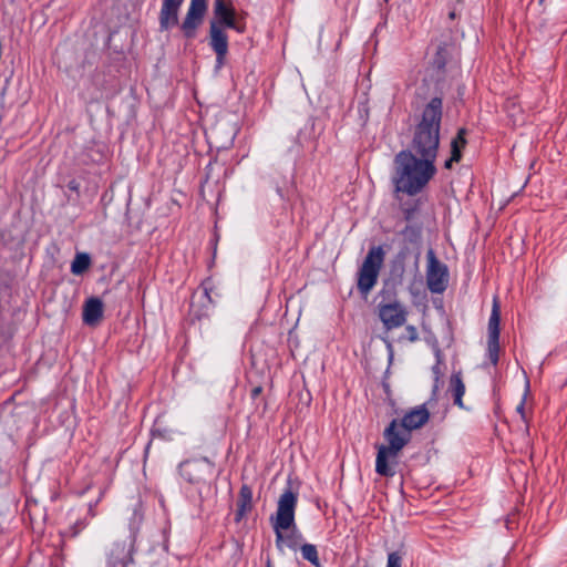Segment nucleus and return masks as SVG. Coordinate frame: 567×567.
Listing matches in <instances>:
<instances>
[{"instance_id": "nucleus-1", "label": "nucleus", "mask_w": 567, "mask_h": 567, "mask_svg": "<svg viewBox=\"0 0 567 567\" xmlns=\"http://www.w3.org/2000/svg\"><path fill=\"white\" fill-rule=\"evenodd\" d=\"M436 174L435 163L401 151L394 158L392 181L396 192L415 195Z\"/></svg>"}, {"instance_id": "nucleus-2", "label": "nucleus", "mask_w": 567, "mask_h": 567, "mask_svg": "<svg viewBox=\"0 0 567 567\" xmlns=\"http://www.w3.org/2000/svg\"><path fill=\"white\" fill-rule=\"evenodd\" d=\"M442 100L433 97L425 105L422 118L416 126L410 150L406 151L435 163L440 144V124L442 118Z\"/></svg>"}, {"instance_id": "nucleus-3", "label": "nucleus", "mask_w": 567, "mask_h": 567, "mask_svg": "<svg viewBox=\"0 0 567 567\" xmlns=\"http://www.w3.org/2000/svg\"><path fill=\"white\" fill-rule=\"evenodd\" d=\"M297 502L298 495L291 489H286L278 499L275 516L270 518L276 534V546L280 551L284 546L296 549L302 540L301 533L295 523Z\"/></svg>"}, {"instance_id": "nucleus-4", "label": "nucleus", "mask_w": 567, "mask_h": 567, "mask_svg": "<svg viewBox=\"0 0 567 567\" xmlns=\"http://www.w3.org/2000/svg\"><path fill=\"white\" fill-rule=\"evenodd\" d=\"M383 260L384 251L380 246L369 250L358 274V289L362 295L368 296L375 286Z\"/></svg>"}, {"instance_id": "nucleus-5", "label": "nucleus", "mask_w": 567, "mask_h": 567, "mask_svg": "<svg viewBox=\"0 0 567 567\" xmlns=\"http://www.w3.org/2000/svg\"><path fill=\"white\" fill-rule=\"evenodd\" d=\"M426 284L427 288L433 293H441L447 287L449 271L447 267L441 262L433 249L426 252Z\"/></svg>"}, {"instance_id": "nucleus-6", "label": "nucleus", "mask_w": 567, "mask_h": 567, "mask_svg": "<svg viewBox=\"0 0 567 567\" xmlns=\"http://www.w3.org/2000/svg\"><path fill=\"white\" fill-rule=\"evenodd\" d=\"M378 316L385 329L392 330L405 323L408 310L398 300L380 302L378 305Z\"/></svg>"}, {"instance_id": "nucleus-7", "label": "nucleus", "mask_w": 567, "mask_h": 567, "mask_svg": "<svg viewBox=\"0 0 567 567\" xmlns=\"http://www.w3.org/2000/svg\"><path fill=\"white\" fill-rule=\"evenodd\" d=\"M214 465L207 458L186 461L181 465L182 476L190 483H199L210 476Z\"/></svg>"}, {"instance_id": "nucleus-8", "label": "nucleus", "mask_w": 567, "mask_h": 567, "mask_svg": "<svg viewBox=\"0 0 567 567\" xmlns=\"http://www.w3.org/2000/svg\"><path fill=\"white\" fill-rule=\"evenodd\" d=\"M384 437L388 442L385 450L398 455L411 440V433L399 421L393 420L385 429Z\"/></svg>"}, {"instance_id": "nucleus-9", "label": "nucleus", "mask_w": 567, "mask_h": 567, "mask_svg": "<svg viewBox=\"0 0 567 567\" xmlns=\"http://www.w3.org/2000/svg\"><path fill=\"white\" fill-rule=\"evenodd\" d=\"M214 16V21L219 22L221 27L235 29L239 33L244 32V25L238 22L230 0H215Z\"/></svg>"}, {"instance_id": "nucleus-10", "label": "nucleus", "mask_w": 567, "mask_h": 567, "mask_svg": "<svg viewBox=\"0 0 567 567\" xmlns=\"http://www.w3.org/2000/svg\"><path fill=\"white\" fill-rule=\"evenodd\" d=\"M224 28L225 27H221L219 22H210L209 44L217 55V68H220L224 64V60L228 52V37Z\"/></svg>"}, {"instance_id": "nucleus-11", "label": "nucleus", "mask_w": 567, "mask_h": 567, "mask_svg": "<svg viewBox=\"0 0 567 567\" xmlns=\"http://www.w3.org/2000/svg\"><path fill=\"white\" fill-rule=\"evenodd\" d=\"M206 10L207 0H190L187 14L182 24V29L186 37L190 38L195 34V30L202 23Z\"/></svg>"}, {"instance_id": "nucleus-12", "label": "nucleus", "mask_w": 567, "mask_h": 567, "mask_svg": "<svg viewBox=\"0 0 567 567\" xmlns=\"http://www.w3.org/2000/svg\"><path fill=\"white\" fill-rule=\"evenodd\" d=\"M107 567H127L132 561V544L115 542L106 551Z\"/></svg>"}, {"instance_id": "nucleus-13", "label": "nucleus", "mask_w": 567, "mask_h": 567, "mask_svg": "<svg viewBox=\"0 0 567 567\" xmlns=\"http://www.w3.org/2000/svg\"><path fill=\"white\" fill-rule=\"evenodd\" d=\"M429 417L430 412L425 405H419L406 412L400 423L411 433V431L422 427L429 421Z\"/></svg>"}, {"instance_id": "nucleus-14", "label": "nucleus", "mask_w": 567, "mask_h": 567, "mask_svg": "<svg viewBox=\"0 0 567 567\" xmlns=\"http://www.w3.org/2000/svg\"><path fill=\"white\" fill-rule=\"evenodd\" d=\"M184 0H163L159 14V23L162 29H169L177 24L178 10Z\"/></svg>"}, {"instance_id": "nucleus-15", "label": "nucleus", "mask_w": 567, "mask_h": 567, "mask_svg": "<svg viewBox=\"0 0 567 567\" xmlns=\"http://www.w3.org/2000/svg\"><path fill=\"white\" fill-rule=\"evenodd\" d=\"M103 317V302L97 298L89 299L83 307V321L96 326Z\"/></svg>"}, {"instance_id": "nucleus-16", "label": "nucleus", "mask_w": 567, "mask_h": 567, "mask_svg": "<svg viewBox=\"0 0 567 567\" xmlns=\"http://www.w3.org/2000/svg\"><path fill=\"white\" fill-rule=\"evenodd\" d=\"M398 455L388 452L384 445L378 447L375 460V472L382 476H393L394 468L391 466L390 461L395 460Z\"/></svg>"}, {"instance_id": "nucleus-17", "label": "nucleus", "mask_w": 567, "mask_h": 567, "mask_svg": "<svg viewBox=\"0 0 567 567\" xmlns=\"http://www.w3.org/2000/svg\"><path fill=\"white\" fill-rule=\"evenodd\" d=\"M449 392L453 396L454 404L461 409H464L463 395L465 393V384L462 380L461 372H455L451 375Z\"/></svg>"}, {"instance_id": "nucleus-18", "label": "nucleus", "mask_w": 567, "mask_h": 567, "mask_svg": "<svg viewBox=\"0 0 567 567\" xmlns=\"http://www.w3.org/2000/svg\"><path fill=\"white\" fill-rule=\"evenodd\" d=\"M499 303L497 298H494L492 313L488 320V338H499Z\"/></svg>"}, {"instance_id": "nucleus-19", "label": "nucleus", "mask_w": 567, "mask_h": 567, "mask_svg": "<svg viewBox=\"0 0 567 567\" xmlns=\"http://www.w3.org/2000/svg\"><path fill=\"white\" fill-rule=\"evenodd\" d=\"M91 265V258L87 254H76L74 260L71 264V271L73 275H82L89 269Z\"/></svg>"}, {"instance_id": "nucleus-20", "label": "nucleus", "mask_w": 567, "mask_h": 567, "mask_svg": "<svg viewBox=\"0 0 567 567\" xmlns=\"http://www.w3.org/2000/svg\"><path fill=\"white\" fill-rule=\"evenodd\" d=\"M465 130H460L457 135L453 138L451 143L453 159H461L462 150L465 147L466 140L464 137Z\"/></svg>"}, {"instance_id": "nucleus-21", "label": "nucleus", "mask_w": 567, "mask_h": 567, "mask_svg": "<svg viewBox=\"0 0 567 567\" xmlns=\"http://www.w3.org/2000/svg\"><path fill=\"white\" fill-rule=\"evenodd\" d=\"M301 555L303 559L310 561L313 566L320 567L318 551L315 545L305 544L301 546Z\"/></svg>"}, {"instance_id": "nucleus-22", "label": "nucleus", "mask_w": 567, "mask_h": 567, "mask_svg": "<svg viewBox=\"0 0 567 567\" xmlns=\"http://www.w3.org/2000/svg\"><path fill=\"white\" fill-rule=\"evenodd\" d=\"M499 338H488L487 340V352L488 358L493 364H496L498 361V352H499Z\"/></svg>"}, {"instance_id": "nucleus-23", "label": "nucleus", "mask_w": 567, "mask_h": 567, "mask_svg": "<svg viewBox=\"0 0 567 567\" xmlns=\"http://www.w3.org/2000/svg\"><path fill=\"white\" fill-rule=\"evenodd\" d=\"M240 497H241L240 513H244L246 511V508L250 506V501H251V492L247 486H244L241 488Z\"/></svg>"}, {"instance_id": "nucleus-24", "label": "nucleus", "mask_w": 567, "mask_h": 567, "mask_svg": "<svg viewBox=\"0 0 567 567\" xmlns=\"http://www.w3.org/2000/svg\"><path fill=\"white\" fill-rule=\"evenodd\" d=\"M386 567H402V556L396 553H390L388 555Z\"/></svg>"}, {"instance_id": "nucleus-25", "label": "nucleus", "mask_w": 567, "mask_h": 567, "mask_svg": "<svg viewBox=\"0 0 567 567\" xmlns=\"http://www.w3.org/2000/svg\"><path fill=\"white\" fill-rule=\"evenodd\" d=\"M405 332H406V338L409 341L411 342H414L419 339V334H417V331H416V328L413 327V326H408L405 328Z\"/></svg>"}, {"instance_id": "nucleus-26", "label": "nucleus", "mask_w": 567, "mask_h": 567, "mask_svg": "<svg viewBox=\"0 0 567 567\" xmlns=\"http://www.w3.org/2000/svg\"><path fill=\"white\" fill-rule=\"evenodd\" d=\"M433 374L435 377V381H434V385H433V393H435L437 390H439V386H440V378L442 375V372L440 370V367L439 364H436L435 367H433Z\"/></svg>"}, {"instance_id": "nucleus-27", "label": "nucleus", "mask_w": 567, "mask_h": 567, "mask_svg": "<svg viewBox=\"0 0 567 567\" xmlns=\"http://www.w3.org/2000/svg\"><path fill=\"white\" fill-rule=\"evenodd\" d=\"M524 405H525V399L516 408L517 412L522 415L523 420H525Z\"/></svg>"}, {"instance_id": "nucleus-28", "label": "nucleus", "mask_w": 567, "mask_h": 567, "mask_svg": "<svg viewBox=\"0 0 567 567\" xmlns=\"http://www.w3.org/2000/svg\"><path fill=\"white\" fill-rule=\"evenodd\" d=\"M260 393H261V388L260 386H256V388H254L251 390L252 398H257Z\"/></svg>"}, {"instance_id": "nucleus-29", "label": "nucleus", "mask_w": 567, "mask_h": 567, "mask_svg": "<svg viewBox=\"0 0 567 567\" xmlns=\"http://www.w3.org/2000/svg\"><path fill=\"white\" fill-rule=\"evenodd\" d=\"M458 161H460V159H453V154H452V155H451V158H450V159H447V161L445 162V167H446V168H451V167H452V164H453L454 162H458Z\"/></svg>"}, {"instance_id": "nucleus-30", "label": "nucleus", "mask_w": 567, "mask_h": 567, "mask_svg": "<svg viewBox=\"0 0 567 567\" xmlns=\"http://www.w3.org/2000/svg\"><path fill=\"white\" fill-rule=\"evenodd\" d=\"M450 17H451V19H454V17H455V12H454V11H453V12H451V13H450Z\"/></svg>"}, {"instance_id": "nucleus-31", "label": "nucleus", "mask_w": 567, "mask_h": 567, "mask_svg": "<svg viewBox=\"0 0 567 567\" xmlns=\"http://www.w3.org/2000/svg\"><path fill=\"white\" fill-rule=\"evenodd\" d=\"M267 567H271V563L269 559L267 560Z\"/></svg>"}, {"instance_id": "nucleus-32", "label": "nucleus", "mask_w": 567, "mask_h": 567, "mask_svg": "<svg viewBox=\"0 0 567 567\" xmlns=\"http://www.w3.org/2000/svg\"><path fill=\"white\" fill-rule=\"evenodd\" d=\"M363 567H371V566H368V565H367V566H363Z\"/></svg>"}]
</instances>
